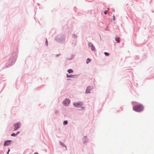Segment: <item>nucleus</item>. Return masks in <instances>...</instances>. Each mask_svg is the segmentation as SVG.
Segmentation results:
<instances>
[{
    "mask_svg": "<svg viewBox=\"0 0 154 154\" xmlns=\"http://www.w3.org/2000/svg\"><path fill=\"white\" fill-rule=\"evenodd\" d=\"M17 52L18 51L17 50L15 51L12 52L8 61V64L7 65L6 64L5 65V67L2 68L3 69L8 68L10 66H12L15 63L17 57Z\"/></svg>",
    "mask_w": 154,
    "mask_h": 154,
    "instance_id": "f257e3e1",
    "label": "nucleus"
},
{
    "mask_svg": "<svg viewBox=\"0 0 154 154\" xmlns=\"http://www.w3.org/2000/svg\"><path fill=\"white\" fill-rule=\"evenodd\" d=\"M54 40L57 42L63 44L65 42V36L62 34L59 35L55 38Z\"/></svg>",
    "mask_w": 154,
    "mask_h": 154,
    "instance_id": "f03ea898",
    "label": "nucleus"
},
{
    "mask_svg": "<svg viewBox=\"0 0 154 154\" xmlns=\"http://www.w3.org/2000/svg\"><path fill=\"white\" fill-rule=\"evenodd\" d=\"M133 110L135 112H140L143 111L144 109V106L141 104L134 105Z\"/></svg>",
    "mask_w": 154,
    "mask_h": 154,
    "instance_id": "7ed1b4c3",
    "label": "nucleus"
},
{
    "mask_svg": "<svg viewBox=\"0 0 154 154\" xmlns=\"http://www.w3.org/2000/svg\"><path fill=\"white\" fill-rule=\"evenodd\" d=\"M83 105V103L81 101H79L77 102H74L73 103V106L75 107H81Z\"/></svg>",
    "mask_w": 154,
    "mask_h": 154,
    "instance_id": "20e7f679",
    "label": "nucleus"
},
{
    "mask_svg": "<svg viewBox=\"0 0 154 154\" xmlns=\"http://www.w3.org/2000/svg\"><path fill=\"white\" fill-rule=\"evenodd\" d=\"M70 103V100L67 98H65L63 101V104L65 106H68Z\"/></svg>",
    "mask_w": 154,
    "mask_h": 154,
    "instance_id": "39448f33",
    "label": "nucleus"
},
{
    "mask_svg": "<svg viewBox=\"0 0 154 154\" xmlns=\"http://www.w3.org/2000/svg\"><path fill=\"white\" fill-rule=\"evenodd\" d=\"M13 126H14V131H16L20 128L21 126V123L20 122H18L14 124L13 125Z\"/></svg>",
    "mask_w": 154,
    "mask_h": 154,
    "instance_id": "423d86ee",
    "label": "nucleus"
},
{
    "mask_svg": "<svg viewBox=\"0 0 154 154\" xmlns=\"http://www.w3.org/2000/svg\"><path fill=\"white\" fill-rule=\"evenodd\" d=\"M12 140H5L4 143V146H9L11 144Z\"/></svg>",
    "mask_w": 154,
    "mask_h": 154,
    "instance_id": "0eeeda50",
    "label": "nucleus"
},
{
    "mask_svg": "<svg viewBox=\"0 0 154 154\" xmlns=\"http://www.w3.org/2000/svg\"><path fill=\"white\" fill-rule=\"evenodd\" d=\"M93 88V87L92 86H89L87 87L85 91V93L88 94L90 93V91Z\"/></svg>",
    "mask_w": 154,
    "mask_h": 154,
    "instance_id": "6e6552de",
    "label": "nucleus"
},
{
    "mask_svg": "<svg viewBox=\"0 0 154 154\" xmlns=\"http://www.w3.org/2000/svg\"><path fill=\"white\" fill-rule=\"evenodd\" d=\"M88 46L89 48L91 47L92 51H94L95 50V48L91 42H89L88 43Z\"/></svg>",
    "mask_w": 154,
    "mask_h": 154,
    "instance_id": "1a4fd4ad",
    "label": "nucleus"
},
{
    "mask_svg": "<svg viewBox=\"0 0 154 154\" xmlns=\"http://www.w3.org/2000/svg\"><path fill=\"white\" fill-rule=\"evenodd\" d=\"M66 77L67 78H76L78 76L77 75H72V74L68 75V74H66Z\"/></svg>",
    "mask_w": 154,
    "mask_h": 154,
    "instance_id": "9d476101",
    "label": "nucleus"
},
{
    "mask_svg": "<svg viewBox=\"0 0 154 154\" xmlns=\"http://www.w3.org/2000/svg\"><path fill=\"white\" fill-rule=\"evenodd\" d=\"M59 144L62 146L63 147H65V148H66V150H67V147H66V145L65 144H64L61 141H60L59 142Z\"/></svg>",
    "mask_w": 154,
    "mask_h": 154,
    "instance_id": "9b49d317",
    "label": "nucleus"
},
{
    "mask_svg": "<svg viewBox=\"0 0 154 154\" xmlns=\"http://www.w3.org/2000/svg\"><path fill=\"white\" fill-rule=\"evenodd\" d=\"M115 40L117 43H119L120 42V38L119 37H116Z\"/></svg>",
    "mask_w": 154,
    "mask_h": 154,
    "instance_id": "f8f14e48",
    "label": "nucleus"
},
{
    "mask_svg": "<svg viewBox=\"0 0 154 154\" xmlns=\"http://www.w3.org/2000/svg\"><path fill=\"white\" fill-rule=\"evenodd\" d=\"M74 55L73 54H71V57L70 58H68L66 59L67 60H72L74 58Z\"/></svg>",
    "mask_w": 154,
    "mask_h": 154,
    "instance_id": "ddd939ff",
    "label": "nucleus"
},
{
    "mask_svg": "<svg viewBox=\"0 0 154 154\" xmlns=\"http://www.w3.org/2000/svg\"><path fill=\"white\" fill-rule=\"evenodd\" d=\"M67 72H68L69 74H70L71 73H72L73 72V70L72 69H68L67 71Z\"/></svg>",
    "mask_w": 154,
    "mask_h": 154,
    "instance_id": "4468645a",
    "label": "nucleus"
},
{
    "mask_svg": "<svg viewBox=\"0 0 154 154\" xmlns=\"http://www.w3.org/2000/svg\"><path fill=\"white\" fill-rule=\"evenodd\" d=\"M91 59L89 58H88L87 59L86 63L87 64H88L91 61Z\"/></svg>",
    "mask_w": 154,
    "mask_h": 154,
    "instance_id": "2eb2a0df",
    "label": "nucleus"
},
{
    "mask_svg": "<svg viewBox=\"0 0 154 154\" xmlns=\"http://www.w3.org/2000/svg\"><path fill=\"white\" fill-rule=\"evenodd\" d=\"M83 143L85 144L88 141V139H83Z\"/></svg>",
    "mask_w": 154,
    "mask_h": 154,
    "instance_id": "dca6fc26",
    "label": "nucleus"
},
{
    "mask_svg": "<svg viewBox=\"0 0 154 154\" xmlns=\"http://www.w3.org/2000/svg\"><path fill=\"white\" fill-rule=\"evenodd\" d=\"M68 123V121L67 120H64L63 122V125H66Z\"/></svg>",
    "mask_w": 154,
    "mask_h": 154,
    "instance_id": "f3484780",
    "label": "nucleus"
},
{
    "mask_svg": "<svg viewBox=\"0 0 154 154\" xmlns=\"http://www.w3.org/2000/svg\"><path fill=\"white\" fill-rule=\"evenodd\" d=\"M72 37L73 38H77V36L75 34H73L72 35Z\"/></svg>",
    "mask_w": 154,
    "mask_h": 154,
    "instance_id": "a211bd4d",
    "label": "nucleus"
},
{
    "mask_svg": "<svg viewBox=\"0 0 154 154\" xmlns=\"http://www.w3.org/2000/svg\"><path fill=\"white\" fill-rule=\"evenodd\" d=\"M148 56L146 54H144L143 56V59H146L147 57Z\"/></svg>",
    "mask_w": 154,
    "mask_h": 154,
    "instance_id": "6ab92c4d",
    "label": "nucleus"
},
{
    "mask_svg": "<svg viewBox=\"0 0 154 154\" xmlns=\"http://www.w3.org/2000/svg\"><path fill=\"white\" fill-rule=\"evenodd\" d=\"M104 54L106 56H108L109 55V53L107 52H104Z\"/></svg>",
    "mask_w": 154,
    "mask_h": 154,
    "instance_id": "aec40b11",
    "label": "nucleus"
},
{
    "mask_svg": "<svg viewBox=\"0 0 154 154\" xmlns=\"http://www.w3.org/2000/svg\"><path fill=\"white\" fill-rule=\"evenodd\" d=\"M11 136L12 137H16L17 135L16 134L14 133H13L11 134Z\"/></svg>",
    "mask_w": 154,
    "mask_h": 154,
    "instance_id": "412c9836",
    "label": "nucleus"
},
{
    "mask_svg": "<svg viewBox=\"0 0 154 154\" xmlns=\"http://www.w3.org/2000/svg\"><path fill=\"white\" fill-rule=\"evenodd\" d=\"M132 103L133 105H137V104L138 103L137 102L132 101Z\"/></svg>",
    "mask_w": 154,
    "mask_h": 154,
    "instance_id": "4be33fe9",
    "label": "nucleus"
},
{
    "mask_svg": "<svg viewBox=\"0 0 154 154\" xmlns=\"http://www.w3.org/2000/svg\"><path fill=\"white\" fill-rule=\"evenodd\" d=\"M135 59L136 60H139L140 59V57L138 56H137L135 57Z\"/></svg>",
    "mask_w": 154,
    "mask_h": 154,
    "instance_id": "5701e85b",
    "label": "nucleus"
},
{
    "mask_svg": "<svg viewBox=\"0 0 154 154\" xmlns=\"http://www.w3.org/2000/svg\"><path fill=\"white\" fill-rule=\"evenodd\" d=\"M83 13H82L81 12H79V13H78V15L79 16H81V15H82Z\"/></svg>",
    "mask_w": 154,
    "mask_h": 154,
    "instance_id": "b1692460",
    "label": "nucleus"
},
{
    "mask_svg": "<svg viewBox=\"0 0 154 154\" xmlns=\"http://www.w3.org/2000/svg\"><path fill=\"white\" fill-rule=\"evenodd\" d=\"M45 39H46L45 44H46V46H48V40H47V38H45Z\"/></svg>",
    "mask_w": 154,
    "mask_h": 154,
    "instance_id": "393cba45",
    "label": "nucleus"
},
{
    "mask_svg": "<svg viewBox=\"0 0 154 154\" xmlns=\"http://www.w3.org/2000/svg\"><path fill=\"white\" fill-rule=\"evenodd\" d=\"M107 12H108V11L107 10H105L104 12V13L105 14H106L107 13Z\"/></svg>",
    "mask_w": 154,
    "mask_h": 154,
    "instance_id": "a878e982",
    "label": "nucleus"
},
{
    "mask_svg": "<svg viewBox=\"0 0 154 154\" xmlns=\"http://www.w3.org/2000/svg\"><path fill=\"white\" fill-rule=\"evenodd\" d=\"M55 113H56V114H58V111L57 110H56L55 111Z\"/></svg>",
    "mask_w": 154,
    "mask_h": 154,
    "instance_id": "bb28decb",
    "label": "nucleus"
},
{
    "mask_svg": "<svg viewBox=\"0 0 154 154\" xmlns=\"http://www.w3.org/2000/svg\"><path fill=\"white\" fill-rule=\"evenodd\" d=\"M61 55V54H57L56 55V57H58V56H59L60 55Z\"/></svg>",
    "mask_w": 154,
    "mask_h": 154,
    "instance_id": "cd10ccee",
    "label": "nucleus"
},
{
    "mask_svg": "<svg viewBox=\"0 0 154 154\" xmlns=\"http://www.w3.org/2000/svg\"><path fill=\"white\" fill-rule=\"evenodd\" d=\"M153 78H154L153 77H149V78H147L146 79H153Z\"/></svg>",
    "mask_w": 154,
    "mask_h": 154,
    "instance_id": "c85d7f7f",
    "label": "nucleus"
},
{
    "mask_svg": "<svg viewBox=\"0 0 154 154\" xmlns=\"http://www.w3.org/2000/svg\"><path fill=\"white\" fill-rule=\"evenodd\" d=\"M20 133L19 131L17 132L16 133V135L17 136Z\"/></svg>",
    "mask_w": 154,
    "mask_h": 154,
    "instance_id": "c756f323",
    "label": "nucleus"
},
{
    "mask_svg": "<svg viewBox=\"0 0 154 154\" xmlns=\"http://www.w3.org/2000/svg\"><path fill=\"white\" fill-rule=\"evenodd\" d=\"M113 20L114 21H115V17L114 16V15H113Z\"/></svg>",
    "mask_w": 154,
    "mask_h": 154,
    "instance_id": "7c9ffc66",
    "label": "nucleus"
},
{
    "mask_svg": "<svg viewBox=\"0 0 154 154\" xmlns=\"http://www.w3.org/2000/svg\"><path fill=\"white\" fill-rule=\"evenodd\" d=\"M87 137L86 136H84V139H87Z\"/></svg>",
    "mask_w": 154,
    "mask_h": 154,
    "instance_id": "2f4dec72",
    "label": "nucleus"
},
{
    "mask_svg": "<svg viewBox=\"0 0 154 154\" xmlns=\"http://www.w3.org/2000/svg\"><path fill=\"white\" fill-rule=\"evenodd\" d=\"M10 149L8 148V151L9 152H10Z\"/></svg>",
    "mask_w": 154,
    "mask_h": 154,
    "instance_id": "473e14b6",
    "label": "nucleus"
},
{
    "mask_svg": "<svg viewBox=\"0 0 154 154\" xmlns=\"http://www.w3.org/2000/svg\"><path fill=\"white\" fill-rule=\"evenodd\" d=\"M34 154H38V153L37 152H35Z\"/></svg>",
    "mask_w": 154,
    "mask_h": 154,
    "instance_id": "72a5a7b5",
    "label": "nucleus"
},
{
    "mask_svg": "<svg viewBox=\"0 0 154 154\" xmlns=\"http://www.w3.org/2000/svg\"><path fill=\"white\" fill-rule=\"evenodd\" d=\"M82 108L83 109H84L85 108V107L84 106H83L82 107Z\"/></svg>",
    "mask_w": 154,
    "mask_h": 154,
    "instance_id": "f704fd0d",
    "label": "nucleus"
},
{
    "mask_svg": "<svg viewBox=\"0 0 154 154\" xmlns=\"http://www.w3.org/2000/svg\"><path fill=\"white\" fill-rule=\"evenodd\" d=\"M9 154V152L8 151H7V154Z\"/></svg>",
    "mask_w": 154,
    "mask_h": 154,
    "instance_id": "c9c22d12",
    "label": "nucleus"
},
{
    "mask_svg": "<svg viewBox=\"0 0 154 154\" xmlns=\"http://www.w3.org/2000/svg\"><path fill=\"white\" fill-rule=\"evenodd\" d=\"M107 27H106V30H107Z\"/></svg>",
    "mask_w": 154,
    "mask_h": 154,
    "instance_id": "e433bc0d",
    "label": "nucleus"
},
{
    "mask_svg": "<svg viewBox=\"0 0 154 154\" xmlns=\"http://www.w3.org/2000/svg\"><path fill=\"white\" fill-rule=\"evenodd\" d=\"M67 80H70V79H67Z\"/></svg>",
    "mask_w": 154,
    "mask_h": 154,
    "instance_id": "4c0bfd02",
    "label": "nucleus"
},
{
    "mask_svg": "<svg viewBox=\"0 0 154 154\" xmlns=\"http://www.w3.org/2000/svg\"><path fill=\"white\" fill-rule=\"evenodd\" d=\"M37 4H38V5H40V4L39 3H38Z\"/></svg>",
    "mask_w": 154,
    "mask_h": 154,
    "instance_id": "58836bf2",
    "label": "nucleus"
}]
</instances>
